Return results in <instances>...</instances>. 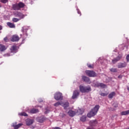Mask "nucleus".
Returning <instances> with one entry per match:
<instances>
[{
  "instance_id": "nucleus-35",
  "label": "nucleus",
  "mask_w": 129,
  "mask_h": 129,
  "mask_svg": "<svg viewBox=\"0 0 129 129\" xmlns=\"http://www.w3.org/2000/svg\"><path fill=\"white\" fill-rule=\"evenodd\" d=\"M3 30V27L0 25V30Z\"/></svg>"
},
{
  "instance_id": "nucleus-36",
  "label": "nucleus",
  "mask_w": 129,
  "mask_h": 129,
  "mask_svg": "<svg viewBox=\"0 0 129 129\" xmlns=\"http://www.w3.org/2000/svg\"><path fill=\"white\" fill-rule=\"evenodd\" d=\"M78 14H80H80H81V12H79V11L78 10Z\"/></svg>"
},
{
  "instance_id": "nucleus-11",
  "label": "nucleus",
  "mask_w": 129,
  "mask_h": 129,
  "mask_svg": "<svg viewBox=\"0 0 129 129\" xmlns=\"http://www.w3.org/2000/svg\"><path fill=\"white\" fill-rule=\"evenodd\" d=\"M12 53H17L18 52V47L16 45H13L10 49Z\"/></svg>"
},
{
  "instance_id": "nucleus-10",
  "label": "nucleus",
  "mask_w": 129,
  "mask_h": 129,
  "mask_svg": "<svg viewBox=\"0 0 129 129\" xmlns=\"http://www.w3.org/2000/svg\"><path fill=\"white\" fill-rule=\"evenodd\" d=\"M79 95V91L76 90L74 91L73 95L72 96L73 99H75V98H77V97Z\"/></svg>"
},
{
  "instance_id": "nucleus-25",
  "label": "nucleus",
  "mask_w": 129,
  "mask_h": 129,
  "mask_svg": "<svg viewBox=\"0 0 129 129\" xmlns=\"http://www.w3.org/2000/svg\"><path fill=\"white\" fill-rule=\"evenodd\" d=\"M120 58H121V57L118 56L116 58H115L114 59L112 60V62L113 63H115L116 62H117V61H118L120 59Z\"/></svg>"
},
{
  "instance_id": "nucleus-13",
  "label": "nucleus",
  "mask_w": 129,
  "mask_h": 129,
  "mask_svg": "<svg viewBox=\"0 0 129 129\" xmlns=\"http://www.w3.org/2000/svg\"><path fill=\"white\" fill-rule=\"evenodd\" d=\"M23 125V123H19L18 124H17V122L13 123V126L14 127L15 129H18L20 128L21 126Z\"/></svg>"
},
{
  "instance_id": "nucleus-1",
  "label": "nucleus",
  "mask_w": 129,
  "mask_h": 129,
  "mask_svg": "<svg viewBox=\"0 0 129 129\" xmlns=\"http://www.w3.org/2000/svg\"><path fill=\"white\" fill-rule=\"evenodd\" d=\"M98 109H99V105H96L95 107L87 114L88 117H92V116H94V115L97 113Z\"/></svg>"
},
{
  "instance_id": "nucleus-22",
  "label": "nucleus",
  "mask_w": 129,
  "mask_h": 129,
  "mask_svg": "<svg viewBox=\"0 0 129 129\" xmlns=\"http://www.w3.org/2000/svg\"><path fill=\"white\" fill-rule=\"evenodd\" d=\"M28 112H30V113H37V112H39V110L33 108Z\"/></svg>"
},
{
  "instance_id": "nucleus-33",
  "label": "nucleus",
  "mask_w": 129,
  "mask_h": 129,
  "mask_svg": "<svg viewBox=\"0 0 129 129\" xmlns=\"http://www.w3.org/2000/svg\"><path fill=\"white\" fill-rule=\"evenodd\" d=\"M4 41H5V42H7V41H8V37H5L4 38Z\"/></svg>"
},
{
  "instance_id": "nucleus-28",
  "label": "nucleus",
  "mask_w": 129,
  "mask_h": 129,
  "mask_svg": "<svg viewBox=\"0 0 129 129\" xmlns=\"http://www.w3.org/2000/svg\"><path fill=\"white\" fill-rule=\"evenodd\" d=\"M110 71H111V72H117V69L112 68L110 69Z\"/></svg>"
},
{
  "instance_id": "nucleus-29",
  "label": "nucleus",
  "mask_w": 129,
  "mask_h": 129,
  "mask_svg": "<svg viewBox=\"0 0 129 129\" xmlns=\"http://www.w3.org/2000/svg\"><path fill=\"white\" fill-rule=\"evenodd\" d=\"M9 2V0H0V2L2 4H7Z\"/></svg>"
},
{
  "instance_id": "nucleus-17",
  "label": "nucleus",
  "mask_w": 129,
  "mask_h": 129,
  "mask_svg": "<svg viewBox=\"0 0 129 129\" xmlns=\"http://www.w3.org/2000/svg\"><path fill=\"white\" fill-rule=\"evenodd\" d=\"M34 122V120L28 119L26 120V124L27 125H31Z\"/></svg>"
},
{
  "instance_id": "nucleus-16",
  "label": "nucleus",
  "mask_w": 129,
  "mask_h": 129,
  "mask_svg": "<svg viewBox=\"0 0 129 129\" xmlns=\"http://www.w3.org/2000/svg\"><path fill=\"white\" fill-rule=\"evenodd\" d=\"M95 86H97V87L100 86V87H102V88H105V87H106V85L102 83H97V84L95 85Z\"/></svg>"
},
{
  "instance_id": "nucleus-8",
  "label": "nucleus",
  "mask_w": 129,
  "mask_h": 129,
  "mask_svg": "<svg viewBox=\"0 0 129 129\" xmlns=\"http://www.w3.org/2000/svg\"><path fill=\"white\" fill-rule=\"evenodd\" d=\"M20 40V38L17 35H14L12 37L11 41L12 42H17Z\"/></svg>"
},
{
  "instance_id": "nucleus-5",
  "label": "nucleus",
  "mask_w": 129,
  "mask_h": 129,
  "mask_svg": "<svg viewBox=\"0 0 129 129\" xmlns=\"http://www.w3.org/2000/svg\"><path fill=\"white\" fill-rule=\"evenodd\" d=\"M54 106H58V105H61L64 108V109H67V107L69 106V103L66 102L63 103L62 102H57L54 104Z\"/></svg>"
},
{
  "instance_id": "nucleus-24",
  "label": "nucleus",
  "mask_w": 129,
  "mask_h": 129,
  "mask_svg": "<svg viewBox=\"0 0 129 129\" xmlns=\"http://www.w3.org/2000/svg\"><path fill=\"white\" fill-rule=\"evenodd\" d=\"M76 113H78V114H82L83 113V110L81 109H79L78 110H76Z\"/></svg>"
},
{
  "instance_id": "nucleus-19",
  "label": "nucleus",
  "mask_w": 129,
  "mask_h": 129,
  "mask_svg": "<svg viewBox=\"0 0 129 129\" xmlns=\"http://www.w3.org/2000/svg\"><path fill=\"white\" fill-rule=\"evenodd\" d=\"M82 79L85 82H88L89 83H90V80H89V78H88L87 77L83 76Z\"/></svg>"
},
{
  "instance_id": "nucleus-20",
  "label": "nucleus",
  "mask_w": 129,
  "mask_h": 129,
  "mask_svg": "<svg viewBox=\"0 0 129 129\" xmlns=\"http://www.w3.org/2000/svg\"><path fill=\"white\" fill-rule=\"evenodd\" d=\"M7 26H8L9 28H16V26L15 25V24L11 22H8Z\"/></svg>"
},
{
  "instance_id": "nucleus-23",
  "label": "nucleus",
  "mask_w": 129,
  "mask_h": 129,
  "mask_svg": "<svg viewBox=\"0 0 129 129\" xmlns=\"http://www.w3.org/2000/svg\"><path fill=\"white\" fill-rule=\"evenodd\" d=\"M127 114H129V110L127 111H122L121 112V115H127Z\"/></svg>"
},
{
  "instance_id": "nucleus-3",
  "label": "nucleus",
  "mask_w": 129,
  "mask_h": 129,
  "mask_svg": "<svg viewBox=\"0 0 129 129\" xmlns=\"http://www.w3.org/2000/svg\"><path fill=\"white\" fill-rule=\"evenodd\" d=\"M24 7H25V4L20 2L19 3H16L15 4H14L12 8L15 11H20V10H21V9H23Z\"/></svg>"
},
{
  "instance_id": "nucleus-32",
  "label": "nucleus",
  "mask_w": 129,
  "mask_h": 129,
  "mask_svg": "<svg viewBox=\"0 0 129 129\" xmlns=\"http://www.w3.org/2000/svg\"><path fill=\"white\" fill-rule=\"evenodd\" d=\"M126 60H127V62L129 61V54L127 55L126 56Z\"/></svg>"
},
{
  "instance_id": "nucleus-38",
  "label": "nucleus",
  "mask_w": 129,
  "mask_h": 129,
  "mask_svg": "<svg viewBox=\"0 0 129 129\" xmlns=\"http://www.w3.org/2000/svg\"><path fill=\"white\" fill-rule=\"evenodd\" d=\"M45 114H46V113H48V112L45 111Z\"/></svg>"
},
{
  "instance_id": "nucleus-31",
  "label": "nucleus",
  "mask_w": 129,
  "mask_h": 129,
  "mask_svg": "<svg viewBox=\"0 0 129 129\" xmlns=\"http://www.w3.org/2000/svg\"><path fill=\"white\" fill-rule=\"evenodd\" d=\"M88 67H89V68H93V65L88 64Z\"/></svg>"
},
{
  "instance_id": "nucleus-7",
  "label": "nucleus",
  "mask_w": 129,
  "mask_h": 129,
  "mask_svg": "<svg viewBox=\"0 0 129 129\" xmlns=\"http://www.w3.org/2000/svg\"><path fill=\"white\" fill-rule=\"evenodd\" d=\"M85 72L87 75H88V76H89V77H95V76H96V74H95L93 71H86Z\"/></svg>"
},
{
  "instance_id": "nucleus-12",
  "label": "nucleus",
  "mask_w": 129,
  "mask_h": 129,
  "mask_svg": "<svg viewBox=\"0 0 129 129\" xmlns=\"http://www.w3.org/2000/svg\"><path fill=\"white\" fill-rule=\"evenodd\" d=\"M46 118H45V117L44 116H42L41 117H38L37 118V120L38 121V122H40L42 123V122H44L45 121Z\"/></svg>"
},
{
  "instance_id": "nucleus-30",
  "label": "nucleus",
  "mask_w": 129,
  "mask_h": 129,
  "mask_svg": "<svg viewBox=\"0 0 129 129\" xmlns=\"http://www.w3.org/2000/svg\"><path fill=\"white\" fill-rule=\"evenodd\" d=\"M108 94V93H102L100 94V95H101V96H107Z\"/></svg>"
},
{
  "instance_id": "nucleus-27",
  "label": "nucleus",
  "mask_w": 129,
  "mask_h": 129,
  "mask_svg": "<svg viewBox=\"0 0 129 129\" xmlns=\"http://www.w3.org/2000/svg\"><path fill=\"white\" fill-rule=\"evenodd\" d=\"M80 120H81V121H85L86 120V116H83L81 117Z\"/></svg>"
},
{
  "instance_id": "nucleus-41",
  "label": "nucleus",
  "mask_w": 129,
  "mask_h": 129,
  "mask_svg": "<svg viewBox=\"0 0 129 129\" xmlns=\"http://www.w3.org/2000/svg\"><path fill=\"white\" fill-rule=\"evenodd\" d=\"M26 36H28V35L27 34H26Z\"/></svg>"
},
{
  "instance_id": "nucleus-4",
  "label": "nucleus",
  "mask_w": 129,
  "mask_h": 129,
  "mask_svg": "<svg viewBox=\"0 0 129 129\" xmlns=\"http://www.w3.org/2000/svg\"><path fill=\"white\" fill-rule=\"evenodd\" d=\"M80 90L81 92L84 93L85 92H89V91H91V88L90 86L84 87L82 85L80 86Z\"/></svg>"
},
{
  "instance_id": "nucleus-6",
  "label": "nucleus",
  "mask_w": 129,
  "mask_h": 129,
  "mask_svg": "<svg viewBox=\"0 0 129 129\" xmlns=\"http://www.w3.org/2000/svg\"><path fill=\"white\" fill-rule=\"evenodd\" d=\"M62 93L60 92L56 93L54 95V99L56 100H61L62 99Z\"/></svg>"
},
{
  "instance_id": "nucleus-18",
  "label": "nucleus",
  "mask_w": 129,
  "mask_h": 129,
  "mask_svg": "<svg viewBox=\"0 0 129 129\" xmlns=\"http://www.w3.org/2000/svg\"><path fill=\"white\" fill-rule=\"evenodd\" d=\"M126 66V63L123 62V63H120L118 65V68H124V67H125Z\"/></svg>"
},
{
  "instance_id": "nucleus-2",
  "label": "nucleus",
  "mask_w": 129,
  "mask_h": 129,
  "mask_svg": "<svg viewBox=\"0 0 129 129\" xmlns=\"http://www.w3.org/2000/svg\"><path fill=\"white\" fill-rule=\"evenodd\" d=\"M15 16L18 17V18H20V19H19L16 18H13L12 21L14 23H17V22H19V21H20V20H21L22 19H24L25 18V15H24L23 14H22L21 13L19 12H15Z\"/></svg>"
},
{
  "instance_id": "nucleus-9",
  "label": "nucleus",
  "mask_w": 129,
  "mask_h": 129,
  "mask_svg": "<svg viewBox=\"0 0 129 129\" xmlns=\"http://www.w3.org/2000/svg\"><path fill=\"white\" fill-rule=\"evenodd\" d=\"M77 112H76V111H73L72 110H70L68 112V114H69V115L70 116H71L72 117H73V116H75V115L76 114V113Z\"/></svg>"
},
{
  "instance_id": "nucleus-14",
  "label": "nucleus",
  "mask_w": 129,
  "mask_h": 129,
  "mask_svg": "<svg viewBox=\"0 0 129 129\" xmlns=\"http://www.w3.org/2000/svg\"><path fill=\"white\" fill-rule=\"evenodd\" d=\"M8 47L4 45V44H0V52H4V51H6V49Z\"/></svg>"
},
{
  "instance_id": "nucleus-34",
  "label": "nucleus",
  "mask_w": 129,
  "mask_h": 129,
  "mask_svg": "<svg viewBox=\"0 0 129 129\" xmlns=\"http://www.w3.org/2000/svg\"><path fill=\"white\" fill-rule=\"evenodd\" d=\"M52 129H60L59 127H55V128H53Z\"/></svg>"
},
{
  "instance_id": "nucleus-15",
  "label": "nucleus",
  "mask_w": 129,
  "mask_h": 129,
  "mask_svg": "<svg viewBox=\"0 0 129 129\" xmlns=\"http://www.w3.org/2000/svg\"><path fill=\"white\" fill-rule=\"evenodd\" d=\"M97 124V120H93L90 121V125L91 126H95Z\"/></svg>"
},
{
  "instance_id": "nucleus-21",
  "label": "nucleus",
  "mask_w": 129,
  "mask_h": 129,
  "mask_svg": "<svg viewBox=\"0 0 129 129\" xmlns=\"http://www.w3.org/2000/svg\"><path fill=\"white\" fill-rule=\"evenodd\" d=\"M114 96H115V92H111L108 95L109 98H113Z\"/></svg>"
},
{
  "instance_id": "nucleus-39",
  "label": "nucleus",
  "mask_w": 129,
  "mask_h": 129,
  "mask_svg": "<svg viewBox=\"0 0 129 129\" xmlns=\"http://www.w3.org/2000/svg\"><path fill=\"white\" fill-rule=\"evenodd\" d=\"M127 90L129 91V87L127 88Z\"/></svg>"
},
{
  "instance_id": "nucleus-40",
  "label": "nucleus",
  "mask_w": 129,
  "mask_h": 129,
  "mask_svg": "<svg viewBox=\"0 0 129 129\" xmlns=\"http://www.w3.org/2000/svg\"><path fill=\"white\" fill-rule=\"evenodd\" d=\"M0 8H2V5H0Z\"/></svg>"
},
{
  "instance_id": "nucleus-37",
  "label": "nucleus",
  "mask_w": 129,
  "mask_h": 129,
  "mask_svg": "<svg viewBox=\"0 0 129 129\" xmlns=\"http://www.w3.org/2000/svg\"><path fill=\"white\" fill-rule=\"evenodd\" d=\"M118 78H121V76H119L118 77Z\"/></svg>"
},
{
  "instance_id": "nucleus-26",
  "label": "nucleus",
  "mask_w": 129,
  "mask_h": 129,
  "mask_svg": "<svg viewBox=\"0 0 129 129\" xmlns=\"http://www.w3.org/2000/svg\"><path fill=\"white\" fill-rule=\"evenodd\" d=\"M19 115H21L23 116H28V114H27V113H26L25 112L19 113Z\"/></svg>"
}]
</instances>
